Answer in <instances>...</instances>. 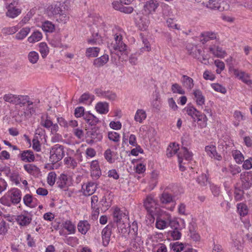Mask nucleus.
Instances as JSON below:
<instances>
[{
    "label": "nucleus",
    "mask_w": 252,
    "mask_h": 252,
    "mask_svg": "<svg viewBox=\"0 0 252 252\" xmlns=\"http://www.w3.org/2000/svg\"><path fill=\"white\" fill-rule=\"evenodd\" d=\"M113 217L114 222L116 223L119 232L125 233L126 231V228L128 220L126 211H123L118 207L113 209Z\"/></svg>",
    "instance_id": "1"
},
{
    "label": "nucleus",
    "mask_w": 252,
    "mask_h": 252,
    "mask_svg": "<svg viewBox=\"0 0 252 252\" xmlns=\"http://www.w3.org/2000/svg\"><path fill=\"white\" fill-rule=\"evenodd\" d=\"M169 226L171 230L168 232L169 236L173 240H179L182 236L181 231L186 226L185 220L183 219L174 218L169 221Z\"/></svg>",
    "instance_id": "2"
},
{
    "label": "nucleus",
    "mask_w": 252,
    "mask_h": 252,
    "mask_svg": "<svg viewBox=\"0 0 252 252\" xmlns=\"http://www.w3.org/2000/svg\"><path fill=\"white\" fill-rule=\"evenodd\" d=\"M116 30L118 32L114 34L115 42L112 44V47L114 51L120 52L122 55H127V46L123 41L124 32L120 28Z\"/></svg>",
    "instance_id": "3"
},
{
    "label": "nucleus",
    "mask_w": 252,
    "mask_h": 252,
    "mask_svg": "<svg viewBox=\"0 0 252 252\" xmlns=\"http://www.w3.org/2000/svg\"><path fill=\"white\" fill-rule=\"evenodd\" d=\"M202 4L207 8L222 11L228 8L226 2L222 0H202Z\"/></svg>",
    "instance_id": "4"
},
{
    "label": "nucleus",
    "mask_w": 252,
    "mask_h": 252,
    "mask_svg": "<svg viewBox=\"0 0 252 252\" xmlns=\"http://www.w3.org/2000/svg\"><path fill=\"white\" fill-rule=\"evenodd\" d=\"M64 155V147L61 145L56 144L50 150V161L55 163L61 160Z\"/></svg>",
    "instance_id": "5"
},
{
    "label": "nucleus",
    "mask_w": 252,
    "mask_h": 252,
    "mask_svg": "<svg viewBox=\"0 0 252 252\" xmlns=\"http://www.w3.org/2000/svg\"><path fill=\"white\" fill-rule=\"evenodd\" d=\"M178 161L180 165V168L182 171L185 170V168L182 166V164H185L184 160L189 161L191 159L192 154L188 151V149L185 148H182L178 154Z\"/></svg>",
    "instance_id": "6"
},
{
    "label": "nucleus",
    "mask_w": 252,
    "mask_h": 252,
    "mask_svg": "<svg viewBox=\"0 0 252 252\" xmlns=\"http://www.w3.org/2000/svg\"><path fill=\"white\" fill-rule=\"evenodd\" d=\"M115 225L114 223H110L102 230L101 234L103 246H107L109 244L113 230L115 228Z\"/></svg>",
    "instance_id": "7"
},
{
    "label": "nucleus",
    "mask_w": 252,
    "mask_h": 252,
    "mask_svg": "<svg viewBox=\"0 0 252 252\" xmlns=\"http://www.w3.org/2000/svg\"><path fill=\"white\" fill-rule=\"evenodd\" d=\"M144 206L147 212L153 215L157 209L158 204L152 195H149L144 200Z\"/></svg>",
    "instance_id": "8"
},
{
    "label": "nucleus",
    "mask_w": 252,
    "mask_h": 252,
    "mask_svg": "<svg viewBox=\"0 0 252 252\" xmlns=\"http://www.w3.org/2000/svg\"><path fill=\"white\" fill-rule=\"evenodd\" d=\"M41 126L48 129H51L52 134L56 133L59 130V126L57 124H54L50 118L47 115L45 118L42 116L40 122Z\"/></svg>",
    "instance_id": "9"
},
{
    "label": "nucleus",
    "mask_w": 252,
    "mask_h": 252,
    "mask_svg": "<svg viewBox=\"0 0 252 252\" xmlns=\"http://www.w3.org/2000/svg\"><path fill=\"white\" fill-rule=\"evenodd\" d=\"M158 5V3L157 1L147 0L143 5V13L145 15H149L153 12H155Z\"/></svg>",
    "instance_id": "10"
},
{
    "label": "nucleus",
    "mask_w": 252,
    "mask_h": 252,
    "mask_svg": "<svg viewBox=\"0 0 252 252\" xmlns=\"http://www.w3.org/2000/svg\"><path fill=\"white\" fill-rule=\"evenodd\" d=\"M232 71L234 75L242 80L244 83L249 86L252 85V80L248 73L240 71L237 69H233Z\"/></svg>",
    "instance_id": "11"
},
{
    "label": "nucleus",
    "mask_w": 252,
    "mask_h": 252,
    "mask_svg": "<svg viewBox=\"0 0 252 252\" xmlns=\"http://www.w3.org/2000/svg\"><path fill=\"white\" fill-rule=\"evenodd\" d=\"M131 236L132 237L131 246L132 248L137 252H140L143 244L141 233H136V234Z\"/></svg>",
    "instance_id": "12"
},
{
    "label": "nucleus",
    "mask_w": 252,
    "mask_h": 252,
    "mask_svg": "<svg viewBox=\"0 0 252 252\" xmlns=\"http://www.w3.org/2000/svg\"><path fill=\"white\" fill-rule=\"evenodd\" d=\"M18 157L24 162H31L35 159L33 152L30 150H24L18 155Z\"/></svg>",
    "instance_id": "13"
},
{
    "label": "nucleus",
    "mask_w": 252,
    "mask_h": 252,
    "mask_svg": "<svg viewBox=\"0 0 252 252\" xmlns=\"http://www.w3.org/2000/svg\"><path fill=\"white\" fill-rule=\"evenodd\" d=\"M49 9L53 15H63L66 13L63 3H59L54 6L51 5L49 7Z\"/></svg>",
    "instance_id": "14"
},
{
    "label": "nucleus",
    "mask_w": 252,
    "mask_h": 252,
    "mask_svg": "<svg viewBox=\"0 0 252 252\" xmlns=\"http://www.w3.org/2000/svg\"><path fill=\"white\" fill-rule=\"evenodd\" d=\"M210 52L215 57L223 58L226 54V52L220 47L216 45L210 46L209 48Z\"/></svg>",
    "instance_id": "15"
},
{
    "label": "nucleus",
    "mask_w": 252,
    "mask_h": 252,
    "mask_svg": "<svg viewBox=\"0 0 252 252\" xmlns=\"http://www.w3.org/2000/svg\"><path fill=\"white\" fill-rule=\"evenodd\" d=\"M205 149L207 155L211 158H214L218 160H221L222 157L220 155L217 153L215 146H207Z\"/></svg>",
    "instance_id": "16"
},
{
    "label": "nucleus",
    "mask_w": 252,
    "mask_h": 252,
    "mask_svg": "<svg viewBox=\"0 0 252 252\" xmlns=\"http://www.w3.org/2000/svg\"><path fill=\"white\" fill-rule=\"evenodd\" d=\"M32 217L29 214H21L17 216L16 220L17 223L21 226H27L32 221Z\"/></svg>",
    "instance_id": "17"
},
{
    "label": "nucleus",
    "mask_w": 252,
    "mask_h": 252,
    "mask_svg": "<svg viewBox=\"0 0 252 252\" xmlns=\"http://www.w3.org/2000/svg\"><path fill=\"white\" fill-rule=\"evenodd\" d=\"M21 13V9L14 6L13 4L11 3L7 7V11L6 15L7 17L11 18H14L17 17Z\"/></svg>",
    "instance_id": "18"
},
{
    "label": "nucleus",
    "mask_w": 252,
    "mask_h": 252,
    "mask_svg": "<svg viewBox=\"0 0 252 252\" xmlns=\"http://www.w3.org/2000/svg\"><path fill=\"white\" fill-rule=\"evenodd\" d=\"M26 103L28 104L29 108L30 105H33L34 104L33 102L29 100L28 96L17 95L15 105H20V106H22L25 105Z\"/></svg>",
    "instance_id": "19"
},
{
    "label": "nucleus",
    "mask_w": 252,
    "mask_h": 252,
    "mask_svg": "<svg viewBox=\"0 0 252 252\" xmlns=\"http://www.w3.org/2000/svg\"><path fill=\"white\" fill-rule=\"evenodd\" d=\"M10 198L12 203H19L21 200V191L18 189H13L10 191Z\"/></svg>",
    "instance_id": "20"
},
{
    "label": "nucleus",
    "mask_w": 252,
    "mask_h": 252,
    "mask_svg": "<svg viewBox=\"0 0 252 252\" xmlns=\"http://www.w3.org/2000/svg\"><path fill=\"white\" fill-rule=\"evenodd\" d=\"M24 169L29 174L37 177L40 174V169L33 164H27L24 165Z\"/></svg>",
    "instance_id": "21"
},
{
    "label": "nucleus",
    "mask_w": 252,
    "mask_h": 252,
    "mask_svg": "<svg viewBox=\"0 0 252 252\" xmlns=\"http://www.w3.org/2000/svg\"><path fill=\"white\" fill-rule=\"evenodd\" d=\"M171 216H168L166 220H164L160 218H158L156 220V227L159 229H163L167 226L169 225V221L173 220Z\"/></svg>",
    "instance_id": "22"
},
{
    "label": "nucleus",
    "mask_w": 252,
    "mask_h": 252,
    "mask_svg": "<svg viewBox=\"0 0 252 252\" xmlns=\"http://www.w3.org/2000/svg\"><path fill=\"white\" fill-rule=\"evenodd\" d=\"M86 122L91 126H95L99 122V119L91 113H86L84 115Z\"/></svg>",
    "instance_id": "23"
},
{
    "label": "nucleus",
    "mask_w": 252,
    "mask_h": 252,
    "mask_svg": "<svg viewBox=\"0 0 252 252\" xmlns=\"http://www.w3.org/2000/svg\"><path fill=\"white\" fill-rule=\"evenodd\" d=\"M193 95L196 104L199 106H202L205 102V97L203 95L202 92L198 89L193 91Z\"/></svg>",
    "instance_id": "24"
},
{
    "label": "nucleus",
    "mask_w": 252,
    "mask_h": 252,
    "mask_svg": "<svg viewBox=\"0 0 252 252\" xmlns=\"http://www.w3.org/2000/svg\"><path fill=\"white\" fill-rule=\"evenodd\" d=\"M78 231L82 234H85L90 228V224L87 220L80 221L78 224Z\"/></svg>",
    "instance_id": "25"
},
{
    "label": "nucleus",
    "mask_w": 252,
    "mask_h": 252,
    "mask_svg": "<svg viewBox=\"0 0 252 252\" xmlns=\"http://www.w3.org/2000/svg\"><path fill=\"white\" fill-rule=\"evenodd\" d=\"M174 197L169 193L164 191L159 196V200L161 203L166 204L173 201Z\"/></svg>",
    "instance_id": "26"
},
{
    "label": "nucleus",
    "mask_w": 252,
    "mask_h": 252,
    "mask_svg": "<svg viewBox=\"0 0 252 252\" xmlns=\"http://www.w3.org/2000/svg\"><path fill=\"white\" fill-rule=\"evenodd\" d=\"M109 60L108 55H104L99 58H96L94 61V64L97 67L102 66L106 64Z\"/></svg>",
    "instance_id": "27"
},
{
    "label": "nucleus",
    "mask_w": 252,
    "mask_h": 252,
    "mask_svg": "<svg viewBox=\"0 0 252 252\" xmlns=\"http://www.w3.org/2000/svg\"><path fill=\"white\" fill-rule=\"evenodd\" d=\"M181 81L184 86L189 90H191L194 86L193 79L185 75H183Z\"/></svg>",
    "instance_id": "28"
},
{
    "label": "nucleus",
    "mask_w": 252,
    "mask_h": 252,
    "mask_svg": "<svg viewBox=\"0 0 252 252\" xmlns=\"http://www.w3.org/2000/svg\"><path fill=\"white\" fill-rule=\"evenodd\" d=\"M108 106V103L100 102L96 104L95 109L100 114H106L109 111Z\"/></svg>",
    "instance_id": "29"
},
{
    "label": "nucleus",
    "mask_w": 252,
    "mask_h": 252,
    "mask_svg": "<svg viewBox=\"0 0 252 252\" xmlns=\"http://www.w3.org/2000/svg\"><path fill=\"white\" fill-rule=\"evenodd\" d=\"M88 137L94 139V141H99L102 138V135L98 130L95 128L92 129L91 130L88 132Z\"/></svg>",
    "instance_id": "30"
},
{
    "label": "nucleus",
    "mask_w": 252,
    "mask_h": 252,
    "mask_svg": "<svg viewBox=\"0 0 252 252\" xmlns=\"http://www.w3.org/2000/svg\"><path fill=\"white\" fill-rule=\"evenodd\" d=\"M96 186L94 183L90 182L86 185L85 189H84V194L89 196L93 194L96 189Z\"/></svg>",
    "instance_id": "31"
},
{
    "label": "nucleus",
    "mask_w": 252,
    "mask_h": 252,
    "mask_svg": "<svg viewBox=\"0 0 252 252\" xmlns=\"http://www.w3.org/2000/svg\"><path fill=\"white\" fill-rule=\"evenodd\" d=\"M64 162L66 167L69 168L74 169L77 166L76 160L71 157H65Z\"/></svg>",
    "instance_id": "32"
},
{
    "label": "nucleus",
    "mask_w": 252,
    "mask_h": 252,
    "mask_svg": "<svg viewBox=\"0 0 252 252\" xmlns=\"http://www.w3.org/2000/svg\"><path fill=\"white\" fill-rule=\"evenodd\" d=\"M195 117L197 118L198 122H202V124H198V126L201 128L206 127L207 125L208 118L206 115L202 114L200 111H199V114H197Z\"/></svg>",
    "instance_id": "33"
},
{
    "label": "nucleus",
    "mask_w": 252,
    "mask_h": 252,
    "mask_svg": "<svg viewBox=\"0 0 252 252\" xmlns=\"http://www.w3.org/2000/svg\"><path fill=\"white\" fill-rule=\"evenodd\" d=\"M170 246L171 249L175 252H180L182 251H185V248L189 246L188 245L185 246L183 243L179 242L171 243Z\"/></svg>",
    "instance_id": "34"
},
{
    "label": "nucleus",
    "mask_w": 252,
    "mask_h": 252,
    "mask_svg": "<svg viewBox=\"0 0 252 252\" xmlns=\"http://www.w3.org/2000/svg\"><path fill=\"white\" fill-rule=\"evenodd\" d=\"M42 33L38 31L33 32L32 35L28 37V41L30 43H34L39 41L42 39Z\"/></svg>",
    "instance_id": "35"
},
{
    "label": "nucleus",
    "mask_w": 252,
    "mask_h": 252,
    "mask_svg": "<svg viewBox=\"0 0 252 252\" xmlns=\"http://www.w3.org/2000/svg\"><path fill=\"white\" fill-rule=\"evenodd\" d=\"M42 29L46 32H52L55 30V25L51 22L46 21L42 23Z\"/></svg>",
    "instance_id": "36"
},
{
    "label": "nucleus",
    "mask_w": 252,
    "mask_h": 252,
    "mask_svg": "<svg viewBox=\"0 0 252 252\" xmlns=\"http://www.w3.org/2000/svg\"><path fill=\"white\" fill-rule=\"evenodd\" d=\"M146 118V114L145 111L142 109H138L134 116V119L139 123H142Z\"/></svg>",
    "instance_id": "37"
},
{
    "label": "nucleus",
    "mask_w": 252,
    "mask_h": 252,
    "mask_svg": "<svg viewBox=\"0 0 252 252\" xmlns=\"http://www.w3.org/2000/svg\"><path fill=\"white\" fill-rule=\"evenodd\" d=\"M39 51L43 58H45L49 53V48L45 42H41L39 45Z\"/></svg>",
    "instance_id": "38"
},
{
    "label": "nucleus",
    "mask_w": 252,
    "mask_h": 252,
    "mask_svg": "<svg viewBox=\"0 0 252 252\" xmlns=\"http://www.w3.org/2000/svg\"><path fill=\"white\" fill-rule=\"evenodd\" d=\"M30 32V28L26 27L23 28L16 34V38L18 40H22L27 36Z\"/></svg>",
    "instance_id": "39"
},
{
    "label": "nucleus",
    "mask_w": 252,
    "mask_h": 252,
    "mask_svg": "<svg viewBox=\"0 0 252 252\" xmlns=\"http://www.w3.org/2000/svg\"><path fill=\"white\" fill-rule=\"evenodd\" d=\"M179 150L178 145H176L175 143L170 145L167 149L166 155L168 157H172L176 154Z\"/></svg>",
    "instance_id": "40"
},
{
    "label": "nucleus",
    "mask_w": 252,
    "mask_h": 252,
    "mask_svg": "<svg viewBox=\"0 0 252 252\" xmlns=\"http://www.w3.org/2000/svg\"><path fill=\"white\" fill-rule=\"evenodd\" d=\"M233 116L235 119V121L234 122V125L235 126H238L239 125L240 122L245 119L244 116L239 111H235Z\"/></svg>",
    "instance_id": "41"
},
{
    "label": "nucleus",
    "mask_w": 252,
    "mask_h": 252,
    "mask_svg": "<svg viewBox=\"0 0 252 252\" xmlns=\"http://www.w3.org/2000/svg\"><path fill=\"white\" fill-rule=\"evenodd\" d=\"M99 51V48L97 47L89 48L87 49L86 55L88 57H95L98 56Z\"/></svg>",
    "instance_id": "42"
},
{
    "label": "nucleus",
    "mask_w": 252,
    "mask_h": 252,
    "mask_svg": "<svg viewBox=\"0 0 252 252\" xmlns=\"http://www.w3.org/2000/svg\"><path fill=\"white\" fill-rule=\"evenodd\" d=\"M28 59L31 63L34 64L37 62L39 59V55L35 51H31L28 54Z\"/></svg>",
    "instance_id": "43"
},
{
    "label": "nucleus",
    "mask_w": 252,
    "mask_h": 252,
    "mask_svg": "<svg viewBox=\"0 0 252 252\" xmlns=\"http://www.w3.org/2000/svg\"><path fill=\"white\" fill-rule=\"evenodd\" d=\"M232 156L237 163L240 164L244 161V157L239 151L235 150L232 151Z\"/></svg>",
    "instance_id": "44"
},
{
    "label": "nucleus",
    "mask_w": 252,
    "mask_h": 252,
    "mask_svg": "<svg viewBox=\"0 0 252 252\" xmlns=\"http://www.w3.org/2000/svg\"><path fill=\"white\" fill-rule=\"evenodd\" d=\"M16 97V94L9 93L4 94L3 95V98L5 101L15 105Z\"/></svg>",
    "instance_id": "45"
},
{
    "label": "nucleus",
    "mask_w": 252,
    "mask_h": 252,
    "mask_svg": "<svg viewBox=\"0 0 252 252\" xmlns=\"http://www.w3.org/2000/svg\"><path fill=\"white\" fill-rule=\"evenodd\" d=\"M186 113L189 116H191L192 118H194L197 114H199L198 111L195 107L193 106H188L185 108Z\"/></svg>",
    "instance_id": "46"
},
{
    "label": "nucleus",
    "mask_w": 252,
    "mask_h": 252,
    "mask_svg": "<svg viewBox=\"0 0 252 252\" xmlns=\"http://www.w3.org/2000/svg\"><path fill=\"white\" fill-rule=\"evenodd\" d=\"M33 200L34 199L32 198V196L29 194H26L23 198V201L25 204L30 207H34L33 205H32Z\"/></svg>",
    "instance_id": "47"
},
{
    "label": "nucleus",
    "mask_w": 252,
    "mask_h": 252,
    "mask_svg": "<svg viewBox=\"0 0 252 252\" xmlns=\"http://www.w3.org/2000/svg\"><path fill=\"white\" fill-rule=\"evenodd\" d=\"M238 211L241 216H245L248 214V209L245 204L240 203L237 206Z\"/></svg>",
    "instance_id": "48"
},
{
    "label": "nucleus",
    "mask_w": 252,
    "mask_h": 252,
    "mask_svg": "<svg viewBox=\"0 0 252 252\" xmlns=\"http://www.w3.org/2000/svg\"><path fill=\"white\" fill-rule=\"evenodd\" d=\"M149 24V21L148 19L147 18H141L139 22V27L141 30L145 31L147 29Z\"/></svg>",
    "instance_id": "49"
},
{
    "label": "nucleus",
    "mask_w": 252,
    "mask_h": 252,
    "mask_svg": "<svg viewBox=\"0 0 252 252\" xmlns=\"http://www.w3.org/2000/svg\"><path fill=\"white\" fill-rule=\"evenodd\" d=\"M93 98V95H91L89 93H86L81 95L80 98L79 99V102L80 103H85L89 99L92 100Z\"/></svg>",
    "instance_id": "50"
},
{
    "label": "nucleus",
    "mask_w": 252,
    "mask_h": 252,
    "mask_svg": "<svg viewBox=\"0 0 252 252\" xmlns=\"http://www.w3.org/2000/svg\"><path fill=\"white\" fill-rule=\"evenodd\" d=\"M171 90L174 93H178L181 94H183L185 93L182 87L176 83L172 85Z\"/></svg>",
    "instance_id": "51"
},
{
    "label": "nucleus",
    "mask_w": 252,
    "mask_h": 252,
    "mask_svg": "<svg viewBox=\"0 0 252 252\" xmlns=\"http://www.w3.org/2000/svg\"><path fill=\"white\" fill-rule=\"evenodd\" d=\"M64 227L70 233H74L75 231V227L74 224L70 221H66L64 224Z\"/></svg>",
    "instance_id": "52"
},
{
    "label": "nucleus",
    "mask_w": 252,
    "mask_h": 252,
    "mask_svg": "<svg viewBox=\"0 0 252 252\" xmlns=\"http://www.w3.org/2000/svg\"><path fill=\"white\" fill-rule=\"evenodd\" d=\"M56 179V174L54 172H51L49 173L47 177V182L50 186H53L55 182Z\"/></svg>",
    "instance_id": "53"
},
{
    "label": "nucleus",
    "mask_w": 252,
    "mask_h": 252,
    "mask_svg": "<svg viewBox=\"0 0 252 252\" xmlns=\"http://www.w3.org/2000/svg\"><path fill=\"white\" fill-rule=\"evenodd\" d=\"M108 137L110 140L116 142H118L120 140V135L116 132H109L108 134Z\"/></svg>",
    "instance_id": "54"
},
{
    "label": "nucleus",
    "mask_w": 252,
    "mask_h": 252,
    "mask_svg": "<svg viewBox=\"0 0 252 252\" xmlns=\"http://www.w3.org/2000/svg\"><path fill=\"white\" fill-rule=\"evenodd\" d=\"M129 227L130 235H135L136 234V233H139L138 232V228L137 223L136 222L133 221L132 224Z\"/></svg>",
    "instance_id": "55"
},
{
    "label": "nucleus",
    "mask_w": 252,
    "mask_h": 252,
    "mask_svg": "<svg viewBox=\"0 0 252 252\" xmlns=\"http://www.w3.org/2000/svg\"><path fill=\"white\" fill-rule=\"evenodd\" d=\"M202 37H207L209 40H213L217 38V33L212 32H206L201 33Z\"/></svg>",
    "instance_id": "56"
},
{
    "label": "nucleus",
    "mask_w": 252,
    "mask_h": 252,
    "mask_svg": "<svg viewBox=\"0 0 252 252\" xmlns=\"http://www.w3.org/2000/svg\"><path fill=\"white\" fill-rule=\"evenodd\" d=\"M154 252H167V248L163 244H158L154 248Z\"/></svg>",
    "instance_id": "57"
},
{
    "label": "nucleus",
    "mask_w": 252,
    "mask_h": 252,
    "mask_svg": "<svg viewBox=\"0 0 252 252\" xmlns=\"http://www.w3.org/2000/svg\"><path fill=\"white\" fill-rule=\"evenodd\" d=\"M207 177L205 174H201L197 179V181L201 186H205L207 183Z\"/></svg>",
    "instance_id": "58"
},
{
    "label": "nucleus",
    "mask_w": 252,
    "mask_h": 252,
    "mask_svg": "<svg viewBox=\"0 0 252 252\" xmlns=\"http://www.w3.org/2000/svg\"><path fill=\"white\" fill-rule=\"evenodd\" d=\"M11 180L15 183L16 185L20 183V177L18 172H13L11 174L10 176Z\"/></svg>",
    "instance_id": "59"
},
{
    "label": "nucleus",
    "mask_w": 252,
    "mask_h": 252,
    "mask_svg": "<svg viewBox=\"0 0 252 252\" xmlns=\"http://www.w3.org/2000/svg\"><path fill=\"white\" fill-rule=\"evenodd\" d=\"M17 31V28L15 27L5 28L2 29V32L6 34H12Z\"/></svg>",
    "instance_id": "60"
},
{
    "label": "nucleus",
    "mask_w": 252,
    "mask_h": 252,
    "mask_svg": "<svg viewBox=\"0 0 252 252\" xmlns=\"http://www.w3.org/2000/svg\"><path fill=\"white\" fill-rule=\"evenodd\" d=\"M60 180L61 183L59 185V186L61 188L63 189L66 184V182L67 181V177L66 175L62 174L60 176Z\"/></svg>",
    "instance_id": "61"
},
{
    "label": "nucleus",
    "mask_w": 252,
    "mask_h": 252,
    "mask_svg": "<svg viewBox=\"0 0 252 252\" xmlns=\"http://www.w3.org/2000/svg\"><path fill=\"white\" fill-rule=\"evenodd\" d=\"M212 87L215 91L218 92L222 94H225L226 92L225 88L219 84H214L212 85Z\"/></svg>",
    "instance_id": "62"
},
{
    "label": "nucleus",
    "mask_w": 252,
    "mask_h": 252,
    "mask_svg": "<svg viewBox=\"0 0 252 252\" xmlns=\"http://www.w3.org/2000/svg\"><path fill=\"white\" fill-rule=\"evenodd\" d=\"M103 97L110 100H114L116 98V95L115 93L112 92L105 91Z\"/></svg>",
    "instance_id": "63"
},
{
    "label": "nucleus",
    "mask_w": 252,
    "mask_h": 252,
    "mask_svg": "<svg viewBox=\"0 0 252 252\" xmlns=\"http://www.w3.org/2000/svg\"><path fill=\"white\" fill-rule=\"evenodd\" d=\"M85 113H84V109L83 107H78L76 108L75 110L74 115L76 117L79 118L82 116L84 117V115Z\"/></svg>",
    "instance_id": "64"
}]
</instances>
